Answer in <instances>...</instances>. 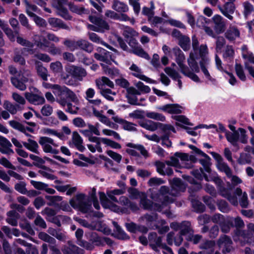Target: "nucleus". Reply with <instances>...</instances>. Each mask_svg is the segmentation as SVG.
Here are the masks:
<instances>
[{"label": "nucleus", "instance_id": "19", "mask_svg": "<svg viewBox=\"0 0 254 254\" xmlns=\"http://www.w3.org/2000/svg\"><path fill=\"white\" fill-rule=\"evenodd\" d=\"M29 81L28 75L27 76L19 74L18 77H12L11 78V82L12 85L16 88L21 91L26 89L25 83Z\"/></svg>", "mask_w": 254, "mask_h": 254}, {"label": "nucleus", "instance_id": "42", "mask_svg": "<svg viewBox=\"0 0 254 254\" xmlns=\"http://www.w3.org/2000/svg\"><path fill=\"white\" fill-rule=\"evenodd\" d=\"M27 141V142H23L24 146L29 150L36 154H39L38 151L39 145L37 142L31 139H28Z\"/></svg>", "mask_w": 254, "mask_h": 254}, {"label": "nucleus", "instance_id": "6", "mask_svg": "<svg viewBox=\"0 0 254 254\" xmlns=\"http://www.w3.org/2000/svg\"><path fill=\"white\" fill-rule=\"evenodd\" d=\"M199 55L201 58V61L199 62L200 69L203 73L205 78L211 82L215 81V79L210 75L207 68L209 64V59L206 56L208 54V49L206 44H202L198 49Z\"/></svg>", "mask_w": 254, "mask_h": 254}, {"label": "nucleus", "instance_id": "49", "mask_svg": "<svg viewBox=\"0 0 254 254\" xmlns=\"http://www.w3.org/2000/svg\"><path fill=\"white\" fill-rule=\"evenodd\" d=\"M24 2L26 5V13L30 16V17H33L36 14L34 13L35 12H38L39 9L38 7L34 5L30 4L27 0H24Z\"/></svg>", "mask_w": 254, "mask_h": 254}, {"label": "nucleus", "instance_id": "31", "mask_svg": "<svg viewBox=\"0 0 254 254\" xmlns=\"http://www.w3.org/2000/svg\"><path fill=\"white\" fill-rule=\"evenodd\" d=\"M220 194L223 197L226 198L233 205L236 206L238 204V199L236 196L232 195L228 190L225 188L220 187L219 189Z\"/></svg>", "mask_w": 254, "mask_h": 254}, {"label": "nucleus", "instance_id": "34", "mask_svg": "<svg viewBox=\"0 0 254 254\" xmlns=\"http://www.w3.org/2000/svg\"><path fill=\"white\" fill-rule=\"evenodd\" d=\"M87 239L92 244L97 246H104L103 237L99 236L96 232H89L86 234Z\"/></svg>", "mask_w": 254, "mask_h": 254}, {"label": "nucleus", "instance_id": "44", "mask_svg": "<svg viewBox=\"0 0 254 254\" xmlns=\"http://www.w3.org/2000/svg\"><path fill=\"white\" fill-rule=\"evenodd\" d=\"M221 229L224 233H228L231 227L234 226L233 218L232 217H228L221 223L220 224Z\"/></svg>", "mask_w": 254, "mask_h": 254}, {"label": "nucleus", "instance_id": "39", "mask_svg": "<svg viewBox=\"0 0 254 254\" xmlns=\"http://www.w3.org/2000/svg\"><path fill=\"white\" fill-rule=\"evenodd\" d=\"M247 230L240 231L239 235L244 239H251L254 234V223H249L247 225Z\"/></svg>", "mask_w": 254, "mask_h": 254}, {"label": "nucleus", "instance_id": "47", "mask_svg": "<svg viewBox=\"0 0 254 254\" xmlns=\"http://www.w3.org/2000/svg\"><path fill=\"white\" fill-rule=\"evenodd\" d=\"M193 231L189 221H183L181 223V226L179 233L181 235H186L188 234L191 235Z\"/></svg>", "mask_w": 254, "mask_h": 254}, {"label": "nucleus", "instance_id": "62", "mask_svg": "<svg viewBox=\"0 0 254 254\" xmlns=\"http://www.w3.org/2000/svg\"><path fill=\"white\" fill-rule=\"evenodd\" d=\"M63 65L59 61L52 63L50 65V68L54 74L60 73L63 70Z\"/></svg>", "mask_w": 254, "mask_h": 254}, {"label": "nucleus", "instance_id": "3", "mask_svg": "<svg viewBox=\"0 0 254 254\" xmlns=\"http://www.w3.org/2000/svg\"><path fill=\"white\" fill-rule=\"evenodd\" d=\"M175 56V60L179 65L181 72L185 76L189 77L192 80L196 82H199L200 79L198 76L191 72L190 68L185 64V56L181 50L178 47L174 48L172 50Z\"/></svg>", "mask_w": 254, "mask_h": 254}, {"label": "nucleus", "instance_id": "8", "mask_svg": "<svg viewBox=\"0 0 254 254\" xmlns=\"http://www.w3.org/2000/svg\"><path fill=\"white\" fill-rule=\"evenodd\" d=\"M142 196L140 197V203L141 205L144 209L148 210H153L158 211H161L163 208L165 206H166L167 205H162V201L163 199L162 198V196L159 193V201L161 203H153L152 201L148 199L146 197V195L145 193H142Z\"/></svg>", "mask_w": 254, "mask_h": 254}, {"label": "nucleus", "instance_id": "54", "mask_svg": "<svg viewBox=\"0 0 254 254\" xmlns=\"http://www.w3.org/2000/svg\"><path fill=\"white\" fill-rule=\"evenodd\" d=\"M42 131L44 134L56 136L61 139H63L64 137V133L59 132L57 130L50 128H44Z\"/></svg>", "mask_w": 254, "mask_h": 254}, {"label": "nucleus", "instance_id": "45", "mask_svg": "<svg viewBox=\"0 0 254 254\" xmlns=\"http://www.w3.org/2000/svg\"><path fill=\"white\" fill-rule=\"evenodd\" d=\"M39 168L41 169L38 171V173L43 177L51 180H54L56 179L57 177L55 176L50 173V172H52V169L50 168L45 166H39Z\"/></svg>", "mask_w": 254, "mask_h": 254}, {"label": "nucleus", "instance_id": "38", "mask_svg": "<svg viewBox=\"0 0 254 254\" xmlns=\"http://www.w3.org/2000/svg\"><path fill=\"white\" fill-rule=\"evenodd\" d=\"M138 124L141 127L151 131L157 130L159 125V123L154 122L151 120L139 121Z\"/></svg>", "mask_w": 254, "mask_h": 254}, {"label": "nucleus", "instance_id": "36", "mask_svg": "<svg viewBox=\"0 0 254 254\" xmlns=\"http://www.w3.org/2000/svg\"><path fill=\"white\" fill-rule=\"evenodd\" d=\"M113 9L119 13L127 12L128 10L127 5L118 0H114L112 5Z\"/></svg>", "mask_w": 254, "mask_h": 254}, {"label": "nucleus", "instance_id": "37", "mask_svg": "<svg viewBox=\"0 0 254 254\" xmlns=\"http://www.w3.org/2000/svg\"><path fill=\"white\" fill-rule=\"evenodd\" d=\"M216 155L218 156L219 159L217 164V167L219 170L224 172L227 177L231 176L232 173L231 168L229 167L226 163L223 161L222 157L219 155L217 154Z\"/></svg>", "mask_w": 254, "mask_h": 254}, {"label": "nucleus", "instance_id": "9", "mask_svg": "<svg viewBox=\"0 0 254 254\" xmlns=\"http://www.w3.org/2000/svg\"><path fill=\"white\" fill-rule=\"evenodd\" d=\"M39 143L42 146L43 151L45 153H50L53 154H57L59 151L58 150L54 149L51 145L54 147H58L59 145L56 143L54 140L49 137L41 136L39 138Z\"/></svg>", "mask_w": 254, "mask_h": 254}, {"label": "nucleus", "instance_id": "4", "mask_svg": "<svg viewBox=\"0 0 254 254\" xmlns=\"http://www.w3.org/2000/svg\"><path fill=\"white\" fill-rule=\"evenodd\" d=\"M99 197L102 206L105 208H109L116 212L124 213L126 212V209H122L114 202H118V200L114 194L107 190L106 194L103 192H99Z\"/></svg>", "mask_w": 254, "mask_h": 254}, {"label": "nucleus", "instance_id": "29", "mask_svg": "<svg viewBox=\"0 0 254 254\" xmlns=\"http://www.w3.org/2000/svg\"><path fill=\"white\" fill-rule=\"evenodd\" d=\"M236 195L241 196L239 198V203L243 208H247L249 206V200L248 195L246 192H243L242 190L240 188H237L234 191Z\"/></svg>", "mask_w": 254, "mask_h": 254}, {"label": "nucleus", "instance_id": "21", "mask_svg": "<svg viewBox=\"0 0 254 254\" xmlns=\"http://www.w3.org/2000/svg\"><path fill=\"white\" fill-rule=\"evenodd\" d=\"M12 146V144L7 138L0 135V152L7 155L13 154L14 151L11 148Z\"/></svg>", "mask_w": 254, "mask_h": 254}, {"label": "nucleus", "instance_id": "14", "mask_svg": "<svg viewBox=\"0 0 254 254\" xmlns=\"http://www.w3.org/2000/svg\"><path fill=\"white\" fill-rule=\"evenodd\" d=\"M217 7L221 12L229 19L232 20L233 17L232 15L235 10V5L232 2H225L223 6L218 5Z\"/></svg>", "mask_w": 254, "mask_h": 254}, {"label": "nucleus", "instance_id": "17", "mask_svg": "<svg viewBox=\"0 0 254 254\" xmlns=\"http://www.w3.org/2000/svg\"><path fill=\"white\" fill-rule=\"evenodd\" d=\"M89 20L93 24L98 27V28L99 29L100 32H104L106 30L110 29L109 24L100 17L90 15L89 16Z\"/></svg>", "mask_w": 254, "mask_h": 254}, {"label": "nucleus", "instance_id": "59", "mask_svg": "<svg viewBox=\"0 0 254 254\" xmlns=\"http://www.w3.org/2000/svg\"><path fill=\"white\" fill-rule=\"evenodd\" d=\"M37 72L39 76L43 80L47 81L48 79V71L47 69L44 67L42 64L38 65L37 66Z\"/></svg>", "mask_w": 254, "mask_h": 254}, {"label": "nucleus", "instance_id": "46", "mask_svg": "<svg viewBox=\"0 0 254 254\" xmlns=\"http://www.w3.org/2000/svg\"><path fill=\"white\" fill-rule=\"evenodd\" d=\"M154 244H150V246L155 251H157V247H160L170 254H172V250L170 248L166 246L165 244L162 243V238L160 237H157V238L154 240Z\"/></svg>", "mask_w": 254, "mask_h": 254}, {"label": "nucleus", "instance_id": "60", "mask_svg": "<svg viewBox=\"0 0 254 254\" xmlns=\"http://www.w3.org/2000/svg\"><path fill=\"white\" fill-rule=\"evenodd\" d=\"M35 44L39 49L45 50L47 48H48L51 44H50V42L45 37L42 36L40 40L35 42Z\"/></svg>", "mask_w": 254, "mask_h": 254}, {"label": "nucleus", "instance_id": "2", "mask_svg": "<svg viewBox=\"0 0 254 254\" xmlns=\"http://www.w3.org/2000/svg\"><path fill=\"white\" fill-rule=\"evenodd\" d=\"M96 190L93 188L89 193V198L87 199L83 193L76 195L74 198L70 200L69 203L74 209H77L82 213L90 212L92 208L91 201L97 199L96 197Z\"/></svg>", "mask_w": 254, "mask_h": 254}, {"label": "nucleus", "instance_id": "64", "mask_svg": "<svg viewBox=\"0 0 254 254\" xmlns=\"http://www.w3.org/2000/svg\"><path fill=\"white\" fill-rule=\"evenodd\" d=\"M235 69L238 77L243 81H246V76L241 64L236 63L235 65Z\"/></svg>", "mask_w": 254, "mask_h": 254}, {"label": "nucleus", "instance_id": "63", "mask_svg": "<svg viewBox=\"0 0 254 254\" xmlns=\"http://www.w3.org/2000/svg\"><path fill=\"white\" fill-rule=\"evenodd\" d=\"M123 35L127 39H128L138 35V33L134 31L132 28L129 27H125L124 28Z\"/></svg>", "mask_w": 254, "mask_h": 254}, {"label": "nucleus", "instance_id": "48", "mask_svg": "<svg viewBox=\"0 0 254 254\" xmlns=\"http://www.w3.org/2000/svg\"><path fill=\"white\" fill-rule=\"evenodd\" d=\"M4 109L12 115L15 114L19 107V105L13 104L8 101H5L3 104Z\"/></svg>", "mask_w": 254, "mask_h": 254}, {"label": "nucleus", "instance_id": "53", "mask_svg": "<svg viewBox=\"0 0 254 254\" xmlns=\"http://www.w3.org/2000/svg\"><path fill=\"white\" fill-rule=\"evenodd\" d=\"M99 90L100 94L107 100L110 101H113L114 100V98L111 95H116V92L112 91L109 88H103Z\"/></svg>", "mask_w": 254, "mask_h": 254}, {"label": "nucleus", "instance_id": "58", "mask_svg": "<svg viewBox=\"0 0 254 254\" xmlns=\"http://www.w3.org/2000/svg\"><path fill=\"white\" fill-rule=\"evenodd\" d=\"M146 225L149 226L154 221H156L158 218V215L156 213H152L151 214H146L142 217Z\"/></svg>", "mask_w": 254, "mask_h": 254}, {"label": "nucleus", "instance_id": "52", "mask_svg": "<svg viewBox=\"0 0 254 254\" xmlns=\"http://www.w3.org/2000/svg\"><path fill=\"white\" fill-rule=\"evenodd\" d=\"M38 237L41 240L49 243L50 245H55L56 243V239L45 232H40L38 234Z\"/></svg>", "mask_w": 254, "mask_h": 254}, {"label": "nucleus", "instance_id": "16", "mask_svg": "<svg viewBox=\"0 0 254 254\" xmlns=\"http://www.w3.org/2000/svg\"><path fill=\"white\" fill-rule=\"evenodd\" d=\"M175 156L179 158L181 161L184 163V167L187 168H191L192 165V163L196 161V158L193 155H189L187 153L176 152L175 153Z\"/></svg>", "mask_w": 254, "mask_h": 254}, {"label": "nucleus", "instance_id": "50", "mask_svg": "<svg viewBox=\"0 0 254 254\" xmlns=\"http://www.w3.org/2000/svg\"><path fill=\"white\" fill-rule=\"evenodd\" d=\"M112 223L116 229L115 232L117 233V237L119 239H129V236L127 235V234L124 232V230H122L121 227L118 224L117 222L113 221Z\"/></svg>", "mask_w": 254, "mask_h": 254}, {"label": "nucleus", "instance_id": "57", "mask_svg": "<svg viewBox=\"0 0 254 254\" xmlns=\"http://www.w3.org/2000/svg\"><path fill=\"white\" fill-rule=\"evenodd\" d=\"M146 116L148 118L161 122H164L166 120V118L163 115L154 112H147Z\"/></svg>", "mask_w": 254, "mask_h": 254}, {"label": "nucleus", "instance_id": "32", "mask_svg": "<svg viewBox=\"0 0 254 254\" xmlns=\"http://www.w3.org/2000/svg\"><path fill=\"white\" fill-rule=\"evenodd\" d=\"M225 38L230 42L235 41L240 36V32L235 26H230L225 33Z\"/></svg>", "mask_w": 254, "mask_h": 254}, {"label": "nucleus", "instance_id": "30", "mask_svg": "<svg viewBox=\"0 0 254 254\" xmlns=\"http://www.w3.org/2000/svg\"><path fill=\"white\" fill-rule=\"evenodd\" d=\"M158 109L170 114H180L182 113V107L178 104H167Z\"/></svg>", "mask_w": 254, "mask_h": 254}, {"label": "nucleus", "instance_id": "15", "mask_svg": "<svg viewBox=\"0 0 254 254\" xmlns=\"http://www.w3.org/2000/svg\"><path fill=\"white\" fill-rule=\"evenodd\" d=\"M54 1L56 2L55 7L58 11V14L66 20H70L71 16L69 14L67 9L64 6V5L67 3V0H54Z\"/></svg>", "mask_w": 254, "mask_h": 254}, {"label": "nucleus", "instance_id": "43", "mask_svg": "<svg viewBox=\"0 0 254 254\" xmlns=\"http://www.w3.org/2000/svg\"><path fill=\"white\" fill-rule=\"evenodd\" d=\"M72 141L76 147L80 151H83L85 149L82 145V139L77 131L72 133Z\"/></svg>", "mask_w": 254, "mask_h": 254}, {"label": "nucleus", "instance_id": "18", "mask_svg": "<svg viewBox=\"0 0 254 254\" xmlns=\"http://www.w3.org/2000/svg\"><path fill=\"white\" fill-rule=\"evenodd\" d=\"M212 21L214 24V29L217 34H219L225 31L226 28V23L221 16L215 15L212 17Z\"/></svg>", "mask_w": 254, "mask_h": 254}, {"label": "nucleus", "instance_id": "11", "mask_svg": "<svg viewBox=\"0 0 254 254\" xmlns=\"http://www.w3.org/2000/svg\"><path fill=\"white\" fill-rule=\"evenodd\" d=\"M69 98H67L65 95H62L59 98L57 99V102L63 107H66L65 110L66 112L69 113L71 114H76L77 113L79 110V107H77V104L79 102L75 103V105H73L70 102L67 101V99ZM74 103V102H73Z\"/></svg>", "mask_w": 254, "mask_h": 254}, {"label": "nucleus", "instance_id": "41", "mask_svg": "<svg viewBox=\"0 0 254 254\" xmlns=\"http://www.w3.org/2000/svg\"><path fill=\"white\" fill-rule=\"evenodd\" d=\"M77 49H81L89 53H91L93 50V45L88 41L83 39L77 40Z\"/></svg>", "mask_w": 254, "mask_h": 254}, {"label": "nucleus", "instance_id": "12", "mask_svg": "<svg viewBox=\"0 0 254 254\" xmlns=\"http://www.w3.org/2000/svg\"><path fill=\"white\" fill-rule=\"evenodd\" d=\"M66 71L70 74L73 77L77 78L81 81L83 78L87 75V72L85 69L81 67L71 65L65 67Z\"/></svg>", "mask_w": 254, "mask_h": 254}, {"label": "nucleus", "instance_id": "24", "mask_svg": "<svg viewBox=\"0 0 254 254\" xmlns=\"http://www.w3.org/2000/svg\"><path fill=\"white\" fill-rule=\"evenodd\" d=\"M95 82L96 86L99 89L106 88L105 87H108L110 88H114L115 87L114 82L106 76H102L97 78Z\"/></svg>", "mask_w": 254, "mask_h": 254}, {"label": "nucleus", "instance_id": "26", "mask_svg": "<svg viewBox=\"0 0 254 254\" xmlns=\"http://www.w3.org/2000/svg\"><path fill=\"white\" fill-rule=\"evenodd\" d=\"M88 35L89 40L92 42L98 44H101L105 46L107 48L115 53L118 52L117 50L116 49L111 46L110 45L106 43V42H105L97 34L93 32H89L88 33Z\"/></svg>", "mask_w": 254, "mask_h": 254}, {"label": "nucleus", "instance_id": "25", "mask_svg": "<svg viewBox=\"0 0 254 254\" xmlns=\"http://www.w3.org/2000/svg\"><path fill=\"white\" fill-rule=\"evenodd\" d=\"M25 97L30 103L36 105H41L45 102L43 96L30 92L25 93Z\"/></svg>", "mask_w": 254, "mask_h": 254}, {"label": "nucleus", "instance_id": "51", "mask_svg": "<svg viewBox=\"0 0 254 254\" xmlns=\"http://www.w3.org/2000/svg\"><path fill=\"white\" fill-rule=\"evenodd\" d=\"M228 177L231 179V183L228 182L227 183V186L229 187L230 190H232L236 186L243 182L241 179L236 175H233L232 173L231 174V176H228Z\"/></svg>", "mask_w": 254, "mask_h": 254}, {"label": "nucleus", "instance_id": "22", "mask_svg": "<svg viewBox=\"0 0 254 254\" xmlns=\"http://www.w3.org/2000/svg\"><path fill=\"white\" fill-rule=\"evenodd\" d=\"M112 119L115 122L121 124L123 128L125 130L129 131H135L137 130L135 127V124L128 122L118 116H114L112 117Z\"/></svg>", "mask_w": 254, "mask_h": 254}, {"label": "nucleus", "instance_id": "23", "mask_svg": "<svg viewBox=\"0 0 254 254\" xmlns=\"http://www.w3.org/2000/svg\"><path fill=\"white\" fill-rule=\"evenodd\" d=\"M198 56L194 52H191L190 53L189 57L187 59L188 65L190 67V70L193 73H198L200 71V68L197 62Z\"/></svg>", "mask_w": 254, "mask_h": 254}, {"label": "nucleus", "instance_id": "27", "mask_svg": "<svg viewBox=\"0 0 254 254\" xmlns=\"http://www.w3.org/2000/svg\"><path fill=\"white\" fill-rule=\"evenodd\" d=\"M67 246H64L62 249L64 254H83V250L68 241Z\"/></svg>", "mask_w": 254, "mask_h": 254}, {"label": "nucleus", "instance_id": "5", "mask_svg": "<svg viewBox=\"0 0 254 254\" xmlns=\"http://www.w3.org/2000/svg\"><path fill=\"white\" fill-rule=\"evenodd\" d=\"M43 86L46 88L53 89V92L57 96V98L62 95H65L72 102L76 103L78 101L76 94L66 86H61L58 84H52L46 82H43Z\"/></svg>", "mask_w": 254, "mask_h": 254}, {"label": "nucleus", "instance_id": "10", "mask_svg": "<svg viewBox=\"0 0 254 254\" xmlns=\"http://www.w3.org/2000/svg\"><path fill=\"white\" fill-rule=\"evenodd\" d=\"M126 145L127 147L131 148L126 149V152L131 156L139 157V154L137 151H138L144 158L146 159L149 156L148 151L142 145L128 143Z\"/></svg>", "mask_w": 254, "mask_h": 254}, {"label": "nucleus", "instance_id": "28", "mask_svg": "<svg viewBox=\"0 0 254 254\" xmlns=\"http://www.w3.org/2000/svg\"><path fill=\"white\" fill-rule=\"evenodd\" d=\"M93 114L95 117L98 118L99 120L101 123L106 125L107 126L114 129L118 128V125L112 122L108 118H107L105 115L102 114L99 111L94 109Z\"/></svg>", "mask_w": 254, "mask_h": 254}, {"label": "nucleus", "instance_id": "33", "mask_svg": "<svg viewBox=\"0 0 254 254\" xmlns=\"http://www.w3.org/2000/svg\"><path fill=\"white\" fill-rule=\"evenodd\" d=\"M48 21L49 24L53 28L64 29L67 30H70V27L60 19L51 17L48 19Z\"/></svg>", "mask_w": 254, "mask_h": 254}, {"label": "nucleus", "instance_id": "20", "mask_svg": "<svg viewBox=\"0 0 254 254\" xmlns=\"http://www.w3.org/2000/svg\"><path fill=\"white\" fill-rule=\"evenodd\" d=\"M129 69L132 71V74L134 76L150 83H156V81L151 78L142 74L141 69L136 64H133L129 67Z\"/></svg>", "mask_w": 254, "mask_h": 254}, {"label": "nucleus", "instance_id": "40", "mask_svg": "<svg viewBox=\"0 0 254 254\" xmlns=\"http://www.w3.org/2000/svg\"><path fill=\"white\" fill-rule=\"evenodd\" d=\"M235 51L232 46L227 45L223 51V58L226 61H232L234 57Z\"/></svg>", "mask_w": 254, "mask_h": 254}, {"label": "nucleus", "instance_id": "13", "mask_svg": "<svg viewBox=\"0 0 254 254\" xmlns=\"http://www.w3.org/2000/svg\"><path fill=\"white\" fill-rule=\"evenodd\" d=\"M231 239L226 235H223L220 237L218 241V245L220 248H222V252L226 254L233 250Z\"/></svg>", "mask_w": 254, "mask_h": 254}, {"label": "nucleus", "instance_id": "56", "mask_svg": "<svg viewBox=\"0 0 254 254\" xmlns=\"http://www.w3.org/2000/svg\"><path fill=\"white\" fill-rule=\"evenodd\" d=\"M179 45L185 51H187L190 49V39L187 36H182L179 39Z\"/></svg>", "mask_w": 254, "mask_h": 254}, {"label": "nucleus", "instance_id": "55", "mask_svg": "<svg viewBox=\"0 0 254 254\" xmlns=\"http://www.w3.org/2000/svg\"><path fill=\"white\" fill-rule=\"evenodd\" d=\"M69 8L71 11L77 14H82L87 13V10L82 6H78L71 3L68 4Z\"/></svg>", "mask_w": 254, "mask_h": 254}, {"label": "nucleus", "instance_id": "61", "mask_svg": "<svg viewBox=\"0 0 254 254\" xmlns=\"http://www.w3.org/2000/svg\"><path fill=\"white\" fill-rule=\"evenodd\" d=\"M251 160L252 157L250 154L242 153L240 154V157L238 159V163L240 165L250 164Z\"/></svg>", "mask_w": 254, "mask_h": 254}, {"label": "nucleus", "instance_id": "35", "mask_svg": "<svg viewBox=\"0 0 254 254\" xmlns=\"http://www.w3.org/2000/svg\"><path fill=\"white\" fill-rule=\"evenodd\" d=\"M242 13L245 18H248L254 13V6L249 1L242 3Z\"/></svg>", "mask_w": 254, "mask_h": 254}, {"label": "nucleus", "instance_id": "7", "mask_svg": "<svg viewBox=\"0 0 254 254\" xmlns=\"http://www.w3.org/2000/svg\"><path fill=\"white\" fill-rule=\"evenodd\" d=\"M239 131H234L233 132L226 131V137L227 140L234 146L237 147V150L239 149L238 142L240 141L242 143L247 142V137L246 134V131L244 129L239 128Z\"/></svg>", "mask_w": 254, "mask_h": 254}, {"label": "nucleus", "instance_id": "1", "mask_svg": "<svg viewBox=\"0 0 254 254\" xmlns=\"http://www.w3.org/2000/svg\"><path fill=\"white\" fill-rule=\"evenodd\" d=\"M171 185V190L168 187L163 186L159 190V193L163 199L162 205H168L172 203L174 200L173 197L178 196L181 192L185 191L186 189V185L179 178L173 179Z\"/></svg>", "mask_w": 254, "mask_h": 254}]
</instances>
